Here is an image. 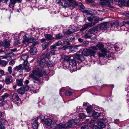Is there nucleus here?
Listing matches in <instances>:
<instances>
[{"instance_id": "obj_1", "label": "nucleus", "mask_w": 129, "mask_h": 129, "mask_svg": "<svg viewBox=\"0 0 129 129\" xmlns=\"http://www.w3.org/2000/svg\"><path fill=\"white\" fill-rule=\"evenodd\" d=\"M44 71L43 70H39L38 68H37L33 70L31 75H29L30 77H32L33 78V81L35 83H37L38 85L40 83L39 79V78L35 77L36 76L39 77H41L44 73Z\"/></svg>"}, {"instance_id": "obj_2", "label": "nucleus", "mask_w": 129, "mask_h": 129, "mask_svg": "<svg viewBox=\"0 0 129 129\" xmlns=\"http://www.w3.org/2000/svg\"><path fill=\"white\" fill-rule=\"evenodd\" d=\"M101 45L97 44L96 46L90 47L88 49H83L82 52V55L85 56L90 55L91 56L94 57L96 55L98 47H100Z\"/></svg>"}, {"instance_id": "obj_3", "label": "nucleus", "mask_w": 129, "mask_h": 129, "mask_svg": "<svg viewBox=\"0 0 129 129\" xmlns=\"http://www.w3.org/2000/svg\"><path fill=\"white\" fill-rule=\"evenodd\" d=\"M101 45L100 47H98V48L100 49V52L98 53V55L99 57H105L106 56L107 58H110L111 56V54L110 52L108 51L105 48H103L104 45L102 44H98Z\"/></svg>"}, {"instance_id": "obj_4", "label": "nucleus", "mask_w": 129, "mask_h": 129, "mask_svg": "<svg viewBox=\"0 0 129 129\" xmlns=\"http://www.w3.org/2000/svg\"><path fill=\"white\" fill-rule=\"evenodd\" d=\"M111 27H118V28L121 29V30L125 31L127 30V28H124L123 23L122 22H118L116 21L114 23H113L110 25Z\"/></svg>"}, {"instance_id": "obj_5", "label": "nucleus", "mask_w": 129, "mask_h": 129, "mask_svg": "<svg viewBox=\"0 0 129 129\" xmlns=\"http://www.w3.org/2000/svg\"><path fill=\"white\" fill-rule=\"evenodd\" d=\"M74 58L79 63L82 62L85 60L84 57L82 54H76L74 56Z\"/></svg>"}, {"instance_id": "obj_6", "label": "nucleus", "mask_w": 129, "mask_h": 129, "mask_svg": "<svg viewBox=\"0 0 129 129\" xmlns=\"http://www.w3.org/2000/svg\"><path fill=\"white\" fill-rule=\"evenodd\" d=\"M100 3L102 6H105L112 8H113V7L111 5L109 0H101L100 1Z\"/></svg>"}, {"instance_id": "obj_7", "label": "nucleus", "mask_w": 129, "mask_h": 129, "mask_svg": "<svg viewBox=\"0 0 129 129\" xmlns=\"http://www.w3.org/2000/svg\"><path fill=\"white\" fill-rule=\"evenodd\" d=\"M95 23L94 22H91L85 24L82 27V28L81 29L80 31H84L89 27H90L93 26Z\"/></svg>"}, {"instance_id": "obj_8", "label": "nucleus", "mask_w": 129, "mask_h": 129, "mask_svg": "<svg viewBox=\"0 0 129 129\" xmlns=\"http://www.w3.org/2000/svg\"><path fill=\"white\" fill-rule=\"evenodd\" d=\"M109 26L108 22H105L101 24L99 26V28L101 30H105L108 28Z\"/></svg>"}, {"instance_id": "obj_9", "label": "nucleus", "mask_w": 129, "mask_h": 129, "mask_svg": "<svg viewBox=\"0 0 129 129\" xmlns=\"http://www.w3.org/2000/svg\"><path fill=\"white\" fill-rule=\"evenodd\" d=\"M84 6L82 4H81V5L79 6V9L82 12H83L84 13H86L87 15H89L91 14V11L89 9H84Z\"/></svg>"}, {"instance_id": "obj_10", "label": "nucleus", "mask_w": 129, "mask_h": 129, "mask_svg": "<svg viewBox=\"0 0 129 129\" xmlns=\"http://www.w3.org/2000/svg\"><path fill=\"white\" fill-rule=\"evenodd\" d=\"M38 118L37 117L33 118V123H32V126L34 129H37L38 126Z\"/></svg>"}, {"instance_id": "obj_11", "label": "nucleus", "mask_w": 129, "mask_h": 129, "mask_svg": "<svg viewBox=\"0 0 129 129\" xmlns=\"http://www.w3.org/2000/svg\"><path fill=\"white\" fill-rule=\"evenodd\" d=\"M76 123L75 120V119H72L69 120L67 122V128H71L72 127V125H74Z\"/></svg>"}, {"instance_id": "obj_12", "label": "nucleus", "mask_w": 129, "mask_h": 129, "mask_svg": "<svg viewBox=\"0 0 129 129\" xmlns=\"http://www.w3.org/2000/svg\"><path fill=\"white\" fill-rule=\"evenodd\" d=\"M97 125L98 126L99 128L98 129H101L104 128L106 126L105 124L104 123V122L103 121V119H101L98 122Z\"/></svg>"}, {"instance_id": "obj_13", "label": "nucleus", "mask_w": 129, "mask_h": 129, "mask_svg": "<svg viewBox=\"0 0 129 129\" xmlns=\"http://www.w3.org/2000/svg\"><path fill=\"white\" fill-rule=\"evenodd\" d=\"M13 69L15 71H19L21 73L23 72V69L22 67V64H20L18 66H17L13 68Z\"/></svg>"}, {"instance_id": "obj_14", "label": "nucleus", "mask_w": 129, "mask_h": 129, "mask_svg": "<svg viewBox=\"0 0 129 129\" xmlns=\"http://www.w3.org/2000/svg\"><path fill=\"white\" fill-rule=\"evenodd\" d=\"M36 41V39L32 37L30 39H29L28 40L27 43H33V46H35L36 44H39V42L37 41L36 42H34Z\"/></svg>"}, {"instance_id": "obj_15", "label": "nucleus", "mask_w": 129, "mask_h": 129, "mask_svg": "<svg viewBox=\"0 0 129 129\" xmlns=\"http://www.w3.org/2000/svg\"><path fill=\"white\" fill-rule=\"evenodd\" d=\"M98 28L97 27H95L89 29L88 32L90 34H93L96 33L98 31Z\"/></svg>"}, {"instance_id": "obj_16", "label": "nucleus", "mask_w": 129, "mask_h": 129, "mask_svg": "<svg viewBox=\"0 0 129 129\" xmlns=\"http://www.w3.org/2000/svg\"><path fill=\"white\" fill-rule=\"evenodd\" d=\"M77 29H73V28H71L68 29L65 32V34L68 35H69L71 34L74 33L76 31Z\"/></svg>"}, {"instance_id": "obj_17", "label": "nucleus", "mask_w": 129, "mask_h": 129, "mask_svg": "<svg viewBox=\"0 0 129 129\" xmlns=\"http://www.w3.org/2000/svg\"><path fill=\"white\" fill-rule=\"evenodd\" d=\"M46 61L45 59H42L40 60L39 65L41 67H44L46 65Z\"/></svg>"}, {"instance_id": "obj_18", "label": "nucleus", "mask_w": 129, "mask_h": 129, "mask_svg": "<svg viewBox=\"0 0 129 129\" xmlns=\"http://www.w3.org/2000/svg\"><path fill=\"white\" fill-rule=\"evenodd\" d=\"M13 100L15 102L18 101L20 100L19 97L17 93H14L12 96Z\"/></svg>"}, {"instance_id": "obj_19", "label": "nucleus", "mask_w": 129, "mask_h": 129, "mask_svg": "<svg viewBox=\"0 0 129 129\" xmlns=\"http://www.w3.org/2000/svg\"><path fill=\"white\" fill-rule=\"evenodd\" d=\"M37 52V49L35 47H33L31 48L29 51V52L30 54L32 55H36V54Z\"/></svg>"}, {"instance_id": "obj_20", "label": "nucleus", "mask_w": 129, "mask_h": 129, "mask_svg": "<svg viewBox=\"0 0 129 129\" xmlns=\"http://www.w3.org/2000/svg\"><path fill=\"white\" fill-rule=\"evenodd\" d=\"M5 82L6 84H8L11 83L12 80L11 79L10 76H8L6 78Z\"/></svg>"}, {"instance_id": "obj_21", "label": "nucleus", "mask_w": 129, "mask_h": 129, "mask_svg": "<svg viewBox=\"0 0 129 129\" xmlns=\"http://www.w3.org/2000/svg\"><path fill=\"white\" fill-rule=\"evenodd\" d=\"M0 124L4 125H8V123L7 121L4 119L1 118L0 119Z\"/></svg>"}, {"instance_id": "obj_22", "label": "nucleus", "mask_w": 129, "mask_h": 129, "mask_svg": "<svg viewBox=\"0 0 129 129\" xmlns=\"http://www.w3.org/2000/svg\"><path fill=\"white\" fill-rule=\"evenodd\" d=\"M57 127L60 129L67 128V126L64 124L62 123H60L57 125Z\"/></svg>"}, {"instance_id": "obj_23", "label": "nucleus", "mask_w": 129, "mask_h": 129, "mask_svg": "<svg viewBox=\"0 0 129 129\" xmlns=\"http://www.w3.org/2000/svg\"><path fill=\"white\" fill-rule=\"evenodd\" d=\"M16 81L17 84L18 86H20L23 85V79H17Z\"/></svg>"}, {"instance_id": "obj_24", "label": "nucleus", "mask_w": 129, "mask_h": 129, "mask_svg": "<svg viewBox=\"0 0 129 129\" xmlns=\"http://www.w3.org/2000/svg\"><path fill=\"white\" fill-rule=\"evenodd\" d=\"M4 46L6 48H8L10 45V42L8 40H4V42L3 44Z\"/></svg>"}, {"instance_id": "obj_25", "label": "nucleus", "mask_w": 129, "mask_h": 129, "mask_svg": "<svg viewBox=\"0 0 129 129\" xmlns=\"http://www.w3.org/2000/svg\"><path fill=\"white\" fill-rule=\"evenodd\" d=\"M91 114H92V116L94 118H97L100 116L99 113L95 111L92 112Z\"/></svg>"}, {"instance_id": "obj_26", "label": "nucleus", "mask_w": 129, "mask_h": 129, "mask_svg": "<svg viewBox=\"0 0 129 129\" xmlns=\"http://www.w3.org/2000/svg\"><path fill=\"white\" fill-rule=\"evenodd\" d=\"M15 0H10L9 7L10 8H13L14 7L15 4L16 3Z\"/></svg>"}, {"instance_id": "obj_27", "label": "nucleus", "mask_w": 129, "mask_h": 129, "mask_svg": "<svg viewBox=\"0 0 129 129\" xmlns=\"http://www.w3.org/2000/svg\"><path fill=\"white\" fill-rule=\"evenodd\" d=\"M45 37L46 39L48 41L52 40L54 39V37L50 34H46L45 36Z\"/></svg>"}, {"instance_id": "obj_28", "label": "nucleus", "mask_w": 129, "mask_h": 129, "mask_svg": "<svg viewBox=\"0 0 129 129\" xmlns=\"http://www.w3.org/2000/svg\"><path fill=\"white\" fill-rule=\"evenodd\" d=\"M45 124L48 126H50L52 123L51 120L50 119H47L45 120Z\"/></svg>"}, {"instance_id": "obj_29", "label": "nucleus", "mask_w": 129, "mask_h": 129, "mask_svg": "<svg viewBox=\"0 0 129 129\" xmlns=\"http://www.w3.org/2000/svg\"><path fill=\"white\" fill-rule=\"evenodd\" d=\"M69 63L72 66H74L76 64V62L74 59H72L70 60Z\"/></svg>"}, {"instance_id": "obj_30", "label": "nucleus", "mask_w": 129, "mask_h": 129, "mask_svg": "<svg viewBox=\"0 0 129 129\" xmlns=\"http://www.w3.org/2000/svg\"><path fill=\"white\" fill-rule=\"evenodd\" d=\"M17 92L18 93L21 94H23L25 92L22 87L18 89L17 90Z\"/></svg>"}, {"instance_id": "obj_31", "label": "nucleus", "mask_w": 129, "mask_h": 129, "mask_svg": "<svg viewBox=\"0 0 129 129\" xmlns=\"http://www.w3.org/2000/svg\"><path fill=\"white\" fill-rule=\"evenodd\" d=\"M49 43L47 42H45L42 44V46L43 50L45 49L48 46Z\"/></svg>"}, {"instance_id": "obj_32", "label": "nucleus", "mask_w": 129, "mask_h": 129, "mask_svg": "<svg viewBox=\"0 0 129 129\" xmlns=\"http://www.w3.org/2000/svg\"><path fill=\"white\" fill-rule=\"evenodd\" d=\"M0 64L3 66L5 67L7 64V62L5 60H0Z\"/></svg>"}, {"instance_id": "obj_33", "label": "nucleus", "mask_w": 129, "mask_h": 129, "mask_svg": "<svg viewBox=\"0 0 129 129\" xmlns=\"http://www.w3.org/2000/svg\"><path fill=\"white\" fill-rule=\"evenodd\" d=\"M13 108L12 103L11 102H10L8 104L7 106V109L8 110H10L12 109Z\"/></svg>"}, {"instance_id": "obj_34", "label": "nucleus", "mask_w": 129, "mask_h": 129, "mask_svg": "<svg viewBox=\"0 0 129 129\" xmlns=\"http://www.w3.org/2000/svg\"><path fill=\"white\" fill-rule=\"evenodd\" d=\"M55 38L57 39H59L63 37L62 35L60 33L55 35Z\"/></svg>"}, {"instance_id": "obj_35", "label": "nucleus", "mask_w": 129, "mask_h": 129, "mask_svg": "<svg viewBox=\"0 0 129 129\" xmlns=\"http://www.w3.org/2000/svg\"><path fill=\"white\" fill-rule=\"evenodd\" d=\"M23 43H27L29 38L26 37L25 35H24L23 37Z\"/></svg>"}, {"instance_id": "obj_36", "label": "nucleus", "mask_w": 129, "mask_h": 129, "mask_svg": "<svg viewBox=\"0 0 129 129\" xmlns=\"http://www.w3.org/2000/svg\"><path fill=\"white\" fill-rule=\"evenodd\" d=\"M24 69L27 72H28L31 70L30 68L27 65L24 67Z\"/></svg>"}, {"instance_id": "obj_37", "label": "nucleus", "mask_w": 129, "mask_h": 129, "mask_svg": "<svg viewBox=\"0 0 129 129\" xmlns=\"http://www.w3.org/2000/svg\"><path fill=\"white\" fill-rule=\"evenodd\" d=\"M28 57V56L26 54H23L21 56V58L24 60H26Z\"/></svg>"}, {"instance_id": "obj_38", "label": "nucleus", "mask_w": 129, "mask_h": 129, "mask_svg": "<svg viewBox=\"0 0 129 129\" xmlns=\"http://www.w3.org/2000/svg\"><path fill=\"white\" fill-rule=\"evenodd\" d=\"M86 110L87 113L89 114H90L91 113V106H90L87 107V108L86 109Z\"/></svg>"}, {"instance_id": "obj_39", "label": "nucleus", "mask_w": 129, "mask_h": 129, "mask_svg": "<svg viewBox=\"0 0 129 129\" xmlns=\"http://www.w3.org/2000/svg\"><path fill=\"white\" fill-rule=\"evenodd\" d=\"M94 20L96 21H101L103 20V19L102 18H99L98 17H93Z\"/></svg>"}, {"instance_id": "obj_40", "label": "nucleus", "mask_w": 129, "mask_h": 129, "mask_svg": "<svg viewBox=\"0 0 129 129\" xmlns=\"http://www.w3.org/2000/svg\"><path fill=\"white\" fill-rule=\"evenodd\" d=\"M9 96L8 94L7 93H6L2 96V99L4 100L5 99H7Z\"/></svg>"}, {"instance_id": "obj_41", "label": "nucleus", "mask_w": 129, "mask_h": 129, "mask_svg": "<svg viewBox=\"0 0 129 129\" xmlns=\"http://www.w3.org/2000/svg\"><path fill=\"white\" fill-rule=\"evenodd\" d=\"M49 11L50 13L52 14H54L56 13L55 10L53 8H51V9H49Z\"/></svg>"}, {"instance_id": "obj_42", "label": "nucleus", "mask_w": 129, "mask_h": 129, "mask_svg": "<svg viewBox=\"0 0 129 129\" xmlns=\"http://www.w3.org/2000/svg\"><path fill=\"white\" fill-rule=\"evenodd\" d=\"M122 22L124 24V25L125 26L124 28H127V30H127V28L125 27L128 26H129V21L127 22L123 21Z\"/></svg>"}, {"instance_id": "obj_43", "label": "nucleus", "mask_w": 129, "mask_h": 129, "mask_svg": "<svg viewBox=\"0 0 129 129\" xmlns=\"http://www.w3.org/2000/svg\"><path fill=\"white\" fill-rule=\"evenodd\" d=\"M91 36V35L89 33H88L85 34L84 36V37L85 38H89Z\"/></svg>"}, {"instance_id": "obj_44", "label": "nucleus", "mask_w": 129, "mask_h": 129, "mask_svg": "<svg viewBox=\"0 0 129 129\" xmlns=\"http://www.w3.org/2000/svg\"><path fill=\"white\" fill-rule=\"evenodd\" d=\"M23 88L25 92L27 91L29 89V87L27 85H26L23 87Z\"/></svg>"}, {"instance_id": "obj_45", "label": "nucleus", "mask_w": 129, "mask_h": 129, "mask_svg": "<svg viewBox=\"0 0 129 129\" xmlns=\"http://www.w3.org/2000/svg\"><path fill=\"white\" fill-rule=\"evenodd\" d=\"M65 94L66 95L70 96L72 94V92L71 91H69L65 92Z\"/></svg>"}, {"instance_id": "obj_46", "label": "nucleus", "mask_w": 129, "mask_h": 129, "mask_svg": "<svg viewBox=\"0 0 129 129\" xmlns=\"http://www.w3.org/2000/svg\"><path fill=\"white\" fill-rule=\"evenodd\" d=\"M8 71L9 73V74H11L12 72V68L11 66H9L8 69Z\"/></svg>"}, {"instance_id": "obj_47", "label": "nucleus", "mask_w": 129, "mask_h": 129, "mask_svg": "<svg viewBox=\"0 0 129 129\" xmlns=\"http://www.w3.org/2000/svg\"><path fill=\"white\" fill-rule=\"evenodd\" d=\"M70 59V57L69 56H65L64 58V60L68 61Z\"/></svg>"}, {"instance_id": "obj_48", "label": "nucleus", "mask_w": 129, "mask_h": 129, "mask_svg": "<svg viewBox=\"0 0 129 129\" xmlns=\"http://www.w3.org/2000/svg\"><path fill=\"white\" fill-rule=\"evenodd\" d=\"M47 64L48 67H51L53 65V63H52L51 62H48Z\"/></svg>"}, {"instance_id": "obj_49", "label": "nucleus", "mask_w": 129, "mask_h": 129, "mask_svg": "<svg viewBox=\"0 0 129 129\" xmlns=\"http://www.w3.org/2000/svg\"><path fill=\"white\" fill-rule=\"evenodd\" d=\"M15 62V60H12L9 63V65H11L12 64H14Z\"/></svg>"}, {"instance_id": "obj_50", "label": "nucleus", "mask_w": 129, "mask_h": 129, "mask_svg": "<svg viewBox=\"0 0 129 129\" xmlns=\"http://www.w3.org/2000/svg\"><path fill=\"white\" fill-rule=\"evenodd\" d=\"M81 129H88V127L87 125H85L81 127Z\"/></svg>"}, {"instance_id": "obj_51", "label": "nucleus", "mask_w": 129, "mask_h": 129, "mask_svg": "<svg viewBox=\"0 0 129 129\" xmlns=\"http://www.w3.org/2000/svg\"><path fill=\"white\" fill-rule=\"evenodd\" d=\"M4 100H3L2 99H1L0 100V106H2L4 104Z\"/></svg>"}, {"instance_id": "obj_52", "label": "nucleus", "mask_w": 129, "mask_h": 129, "mask_svg": "<svg viewBox=\"0 0 129 129\" xmlns=\"http://www.w3.org/2000/svg\"><path fill=\"white\" fill-rule=\"evenodd\" d=\"M62 43L60 41H58L56 43V46H59L61 45Z\"/></svg>"}, {"instance_id": "obj_53", "label": "nucleus", "mask_w": 129, "mask_h": 129, "mask_svg": "<svg viewBox=\"0 0 129 129\" xmlns=\"http://www.w3.org/2000/svg\"><path fill=\"white\" fill-rule=\"evenodd\" d=\"M69 6V4L67 3H64V5L62 7L65 9L67 8Z\"/></svg>"}, {"instance_id": "obj_54", "label": "nucleus", "mask_w": 129, "mask_h": 129, "mask_svg": "<svg viewBox=\"0 0 129 129\" xmlns=\"http://www.w3.org/2000/svg\"><path fill=\"white\" fill-rule=\"evenodd\" d=\"M28 62V61L26 60H24V61L23 62V67L27 65V64Z\"/></svg>"}, {"instance_id": "obj_55", "label": "nucleus", "mask_w": 129, "mask_h": 129, "mask_svg": "<svg viewBox=\"0 0 129 129\" xmlns=\"http://www.w3.org/2000/svg\"><path fill=\"white\" fill-rule=\"evenodd\" d=\"M50 53L49 52L46 55V57L48 59H49L51 57L50 55Z\"/></svg>"}, {"instance_id": "obj_56", "label": "nucleus", "mask_w": 129, "mask_h": 129, "mask_svg": "<svg viewBox=\"0 0 129 129\" xmlns=\"http://www.w3.org/2000/svg\"><path fill=\"white\" fill-rule=\"evenodd\" d=\"M19 44H20V43L18 41L14 42L13 43L14 45L15 46H17Z\"/></svg>"}, {"instance_id": "obj_57", "label": "nucleus", "mask_w": 129, "mask_h": 129, "mask_svg": "<svg viewBox=\"0 0 129 129\" xmlns=\"http://www.w3.org/2000/svg\"><path fill=\"white\" fill-rule=\"evenodd\" d=\"M55 51L54 50H52L50 52H49L52 55H55Z\"/></svg>"}, {"instance_id": "obj_58", "label": "nucleus", "mask_w": 129, "mask_h": 129, "mask_svg": "<svg viewBox=\"0 0 129 129\" xmlns=\"http://www.w3.org/2000/svg\"><path fill=\"white\" fill-rule=\"evenodd\" d=\"M94 108L95 110L97 111L100 110L101 109L98 106H96L94 107Z\"/></svg>"}, {"instance_id": "obj_59", "label": "nucleus", "mask_w": 129, "mask_h": 129, "mask_svg": "<svg viewBox=\"0 0 129 129\" xmlns=\"http://www.w3.org/2000/svg\"><path fill=\"white\" fill-rule=\"evenodd\" d=\"M87 20L89 21H92L93 20V19L92 18L88 17L87 18Z\"/></svg>"}, {"instance_id": "obj_60", "label": "nucleus", "mask_w": 129, "mask_h": 129, "mask_svg": "<svg viewBox=\"0 0 129 129\" xmlns=\"http://www.w3.org/2000/svg\"><path fill=\"white\" fill-rule=\"evenodd\" d=\"M5 127L3 125L0 124V129H5Z\"/></svg>"}, {"instance_id": "obj_61", "label": "nucleus", "mask_w": 129, "mask_h": 129, "mask_svg": "<svg viewBox=\"0 0 129 129\" xmlns=\"http://www.w3.org/2000/svg\"><path fill=\"white\" fill-rule=\"evenodd\" d=\"M46 39H45L44 38H43L41 40H40L42 43H43V42H45L46 41Z\"/></svg>"}, {"instance_id": "obj_62", "label": "nucleus", "mask_w": 129, "mask_h": 129, "mask_svg": "<svg viewBox=\"0 0 129 129\" xmlns=\"http://www.w3.org/2000/svg\"><path fill=\"white\" fill-rule=\"evenodd\" d=\"M56 48V46L54 45H52L50 47V48L51 49H55Z\"/></svg>"}, {"instance_id": "obj_63", "label": "nucleus", "mask_w": 129, "mask_h": 129, "mask_svg": "<svg viewBox=\"0 0 129 129\" xmlns=\"http://www.w3.org/2000/svg\"><path fill=\"white\" fill-rule=\"evenodd\" d=\"M40 118L42 121H43L45 119V117L43 116H41Z\"/></svg>"}, {"instance_id": "obj_64", "label": "nucleus", "mask_w": 129, "mask_h": 129, "mask_svg": "<svg viewBox=\"0 0 129 129\" xmlns=\"http://www.w3.org/2000/svg\"><path fill=\"white\" fill-rule=\"evenodd\" d=\"M98 126V125H95L93 127V129H98V128H99Z\"/></svg>"}]
</instances>
